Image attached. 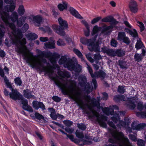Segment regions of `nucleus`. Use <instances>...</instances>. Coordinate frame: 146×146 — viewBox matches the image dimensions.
<instances>
[{
  "mask_svg": "<svg viewBox=\"0 0 146 146\" xmlns=\"http://www.w3.org/2000/svg\"><path fill=\"white\" fill-rule=\"evenodd\" d=\"M79 84L82 87L84 86L85 91L87 94H89L92 91L93 89L92 85L90 86L89 83H87V78L84 75H80L78 78Z\"/></svg>",
  "mask_w": 146,
  "mask_h": 146,
  "instance_id": "nucleus-11",
  "label": "nucleus"
},
{
  "mask_svg": "<svg viewBox=\"0 0 146 146\" xmlns=\"http://www.w3.org/2000/svg\"><path fill=\"white\" fill-rule=\"evenodd\" d=\"M117 42L116 40L114 39H112L111 40V46L115 47H116L117 46Z\"/></svg>",
  "mask_w": 146,
  "mask_h": 146,
  "instance_id": "nucleus-59",
  "label": "nucleus"
},
{
  "mask_svg": "<svg viewBox=\"0 0 146 146\" xmlns=\"http://www.w3.org/2000/svg\"><path fill=\"white\" fill-rule=\"evenodd\" d=\"M99 33H100V35L103 33V31L102 30V28L99 27L97 25H95L91 33L92 35L94 36V38H93L94 41H95Z\"/></svg>",
  "mask_w": 146,
  "mask_h": 146,
  "instance_id": "nucleus-18",
  "label": "nucleus"
},
{
  "mask_svg": "<svg viewBox=\"0 0 146 146\" xmlns=\"http://www.w3.org/2000/svg\"><path fill=\"white\" fill-rule=\"evenodd\" d=\"M134 59L135 61L139 62L141 61L142 57L141 55L136 53L134 55Z\"/></svg>",
  "mask_w": 146,
  "mask_h": 146,
  "instance_id": "nucleus-45",
  "label": "nucleus"
},
{
  "mask_svg": "<svg viewBox=\"0 0 146 146\" xmlns=\"http://www.w3.org/2000/svg\"><path fill=\"white\" fill-rule=\"evenodd\" d=\"M77 127L79 129L82 130H85L86 128V127L85 125L82 123L78 124H77Z\"/></svg>",
  "mask_w": 146,
  "mask_h": 146,
  "instance_id": "nucleus-51",
  "label": "nucleus"
},
{
  "mask_svg": "<svg viewBox=\"0 0 146 146\" xmlns=\"http://www.w3.org/2000/svg\"><path fill=\"white\" fill-rule=\"evenodd\" d=\"M86 62L87 66V68L88 70V72H89L92 77V78H94V73H93V71L92 68L88 65V63L86 61H84Z\"/></svg>",
  "mask_w": 146,
  "mask_h": 146,
  "instance_id": "nucleus-38",
  "label": "nucleus"
},
{
  "mask_svg": "<svg viewBox=\"0 0 146 146\" xmlns=\"http://www.w3.org/2000/svg\"><path fill=\"white\" fill-rule=\"evenodd\" d=\"M68 6L67 3L65 1H64L62 2V4H59L58 5V7L60 11H62L64 9H66Z\"/></svg>",
  "mask_w": 146,
  "mask_h": 146,
  "instance_id": "nucleus-31",
  "label": "nucleus"
},
{
  "mask_svg": "<svg viewBox=\"0 0 146 146\" xmlns=\"http://www.w3.org/2000/svg\"><path fill=\"white\" fill-rule=\"evenodd\" d=\"M76 136L79 139H82L84 137V135L83 132H80L78 130L76 131Z\"/></svg>",
  "mask_w": 146,
  "mask_h": 146,
  "instance_id": "nucleus-41",
  "label": "nucleus"
},
{
  "mask_svg": "<svg viewBox=\"0 0 146 146\" xmlns=\"http://www.w3.org/2000/svg\"><path fill=\"white\" fill-rule=\"evenodd\" d=\"M109 48H108L104 46L102 48L101 51L103 52L106 53L107 54L108 52V50H109Z\"/></svg>",
  "mask_w": 146,
  "mask_h": 146,
  "instance_id": "nucleus-63",
  "label": "nucleus"
},
{
  "mask_svg": "<svg viewBox=\"0 0 146 146\" xmlns=\"http://www.w3.org/2000/svg\"><path fill=\"white\" fill-rule=\"evenodd\" d=\"M63 123L68 127H70L72 124V121L69 120H64L63 121Z\"/></svg>",
  "mask_w": 146,
  "mask_h": 146,
  "instance_id": "nucleus-49",
  "label": "nucleus"
},
{
  "mask_svg": "<svg viewBox=\"0 0 146 146\" xmlns=\"http://www.w3.org/2000/svg\"><path fill=\"white\" fill-rule=\"evenodd\" d=\"M106 74L103 71L100 70L99 71L94 72V78H100L102 80L103 79L106 77Z\"/></svg>",
  "mask_w": 146,
  "mask_h": 146,
  "instance_id": "nucleus-27",
  "label": "nucleus"
},
{
  "mask_svg": "<svg viewBox=\"0 0 146 146\" xmlns=\"http://www.w3.org/2000/svg\"><path fill=\"white\" fill-rule=\"evenodd\" d=\"M4 34V31L0 28V45L2 44V40Z\"/></svg>",
  "mask_w": 146,
  "mask_h": 146,
  "instance_id": "nucleus-48",
  "label": "nucleus"
},
{
  "mask_svg": "<svg viewBox=\"0 0 146 146\" xmlns=\"http://www.w3.org/2000/svg\"><path fill=\"white\" fill-rule=\"evenodd\" d=\"M108 125L113 129L107 128V135L109 138V144L105 146H130L131 145L127 138L125 136L123 133L116 129V127L113 122L110 121H108Z\"/></svg>",
  "mask_w": 146,
  "mask_h": 146,
  "instance_id": "nucleus-4",
  "label": "nucleus"
},
{
  "mask_svg": "<svg viewBox=\"0 0 146 146\" xmlns=\"http://www.w3.org/2000/svg\"><path fill=\"white\" fill-rule=\"evenodd\" d=\"M125 114L124 111H115L114 116L111 117V119L115 123H117L119 121V123L117 124L118 127L121 128V127H125L128 126L130 122V119L127 118H125L124 121L120 120V116H123Z\"/></svg>",
  "mask_w": 146,
  "mask_h": 146,
  "instance_id": "nucleus-6",
  "label": "nucleus"
},
{
  "mask_svg": "<svg viewBox=\"0 0 146 146\" xmlns=\"http://www.w3.org/2000/svg\"><path fill=\"white\" fill-rule=\"evenodd\" d=\"M137 145L138 146H145V142L142 139H138L137 140Z\"/></svg>",
  "mask_w": 146,
  "mask_h": 146,
  "instance_id": "nucleus-46",
  "label": "nucleus"
},
{
  "mask_svg": "<svg viewBox=\"0 0 146 146\" xmlns=\"http://www.w3.org/2000/svg\"><path fill=\"white\" fill-rule=\"evenodd\" d=\"M119 64L120 67L122 68H127L126 63L122 60H119Z\"/></svg>",
  "mask_w": 146,
  "mask_h": 146,
  "instance_id": "nucleus-44",
  "label": "nucleus"
},
{
  "mask_svg": "<svg viewBox=\"0 0 146 146\" xmlns=\"http://www.w3.org/2000/svg\"><path fill=\"white\" fill-rule=\"evenodd\" d=\"M40 29L41 30L47 32L49 34H50L52 33V30L48 26H44L43 27L40 28Z\"/></svg>",
  "mask_w": 146,
  "mask_h": 146,
  "instance_id": "nucleus-36",
  "label": "nucleus"
},
{
  "mask_svg": "<svg viewBox=\"0 0 146 146\" xmlns=\"http://www.w3.org/2000/svg\"><path fill=\"white\" fill-rule=\"evenodd\" d=\"M116 50L109 49L107 54L110 56L114 57L116 56Z\"/></svg>",
  "mask_w": 146,
  "mask_h": 146,
  "instance_id": "nucleus-42",
  "label": "nucleus"
},
{
  "mask_svg": "<svg viewBox=\"0 0 146 146\" xmlns=\"http://www.w3.org/2000/svg\"><path fill=\"white\" fill-rule=\"evenodd\" d=\"M102 109L103 112L108 115H113L114 113V110H118L119 108L116 105L110 106L109 107H106L104 108H102Z\"/></svg>",
  "mask_w": 146,
  "mask_h": 146,
  "instance_id": "nucleus-13",
  "label": "nucleus"
},
{
  "mask_svg": "<svg viewBox=\"0 0 146 146\" xmlns=\"http://www.w3.org/2000/svg\"><path fill=\"white\" fill-rule=\"evenodd\" d=\"M55 41L52 37L50 38V41L44 44V48L45 49H53L55 48Z\"/></svg>",
  "mask_w": 146,
  "mask_h": 146,
  "instance_id": "nucleus-21",
  "label": "nucleus"
},
{
  "mask_svg": "<svg viewBox=\"0 0 146 146\" xmlns=\"http://www.w3.org/2000/svg\"><path fill=\"white\" fill-rule=\"evenodd\" d=\"M11 92L9 93L10 98L14 100H20L23 98V96L16 89L11 90Z\"/></svg>",
  "mask_w": 146,
  "mask_h": 146,
  "instance_id": "nucleus-17",
  "label": "nucleus"
},
{
  "mask_svg": "<svg viewBox=\"0 0 146 146\" xmlns=\"http://www.w3.org/2000/svg\"><path fill=\"white\" fill-rule=\"evenodd\" d=\"M9 27L12 30L13 36H9L12 43L15 45V51L19 54H22L24 59L26 60L27 63L30 64V66L33 68L38 69L44 73V75H47L51 79L53 80L52 76L54 70L55 69L53 66L50 65L48 63H46L47 66H44L40 61H32L31 56L33 55V53L28 51L25 44L27 42L25 38H23V33L25 32L29 28L28 24L25 23L22 27V29H17L14 24H9Z\"/></svg>",
  "mask_w": 146,
  "mask_h": 146,
  "instance_id": "nucleus-1",
  "label": "nucleus"
},
{
  "mask_svg": "<svg viewBox=\"0 0 146 146\" xmlns=\"http://www.w3.org/2000/svg\"><path fill=\"white\" fill-rule=\"evenodd\" d=\"M57 44L58 46H63L65 45V43L63 40L60 39L57 41Z\"/></svg>",
  "mask_w": 146,
  "mask_h": 146,
  "instance_id": "nucleus-55",
  "label": "nucleus"
},
{
  "mask_svg": "<svg viewBox=\"0 0 146 146\" xmlns=\"http://www.w3.org/2000/svg\"><path fill=\"white\" fill-rule=\"evenodd\" d=\"M36 51L38 55L35 56V57H38L39 56H40L42 57L49 58V60L52 64H53L56 63L55 60L53 58V56H55L56 54V53H52L48 50L42 51L38 49L36 50Z\"/></svg>",
  "mask_w": 146,
  "mask_h": 146,
  "instance_id": "nucleus-10",
  "label": "nucleus"
},
{
  "mask_svg": "<svg viewBox=\"0 0 146 146\" xmlns=\"http://www.w3.org/2000/svg\"><path fill=\"white\" fill-rule=\"evenodd\" d=\"M137 134H135V135H133L132 134H130L129 135V139L133 141H137Z\"/></svg>",
  "mask_w": 146,
  "mask_h": 146,
  "instance_id": "nucleus-57",
  "label": "nucleus"
},
{
  "mask_svg": "<svg viewBox=\"0 0 146 146\" xmlns=\"http://www.w3.org/2000/svg\"><path fill=\"white\" fill-rule=\"evenodd\" d=\"M69 11L70 13L76 18L80 19H83L82 17L79 13L78 12L73 8L70 7L69 8Z\"/></svg>",
  "mask_w": 146,
  "mask_h": 146,
  "instance_id": "nucleus-26",
  "label": "nucleus"
},
{
  "mask_svg": "<svg viewBox=\"0 0 146 146\" xmlns=\"http://www.w3.org/2000/svg\"><path fill=\"white\" fill-rule=\"evenodd\" d=\"M32 104L33 108L36 110H38L39 108H41L42 110H45V105L42 102L34 101Z\"/></svg>",
  "mask_w": 146,
  "mask_h": 146,
  "instance_id": "nucleus-23",
  "label": "nucleus"
},
{
  "mask_svg": "<svg viewBox=\"0 0 146 146\" xmlns=\"http://www.w3.org/2000/svg\"><path fill=\"white\" fill-rule=\"evenodd\" d=\"M100 98V97H97L96 100L94 98H91L90 96H86L84 98L87 102L85 105L90 111L87 113L89 119L95 120L98 122L100 126L104 128H107V125L106 122L107 120V117L104 115H99V113L94 110L95 107L98 109L101 108L99 102Z\"/></svg>",
  "mask_w": 146,
  "mask_h": 146,
  "instance_id": "nucleus-3",
  "label": "nucleus"
},
{
  "mask_svg": "<svg viewBox=\"0 0 146 146\" xmlns=\"http://www.w3.org/2000/svg\"><path fill=\"white\" fill-rule=\"evenodd\" d=\"M102 21L104 22L110 23L112 24L115 25L117 24L118 22L113 17L111 16L106 17L102 19Z\"/></svg>",
  "mask_w": 146,
  "mask_h": 146,
  "instance_id": "nucleus-24",
  "label": "nucleus"
},
{
  "mask_svg": "<svg viewBox=\"0 0 146 146\" xmlns=\"http://www.w3.org/2000/svg\"><path fill=\"white\" fill-rule=\"evenodd\" d=\"M60 27L58 25L54 24L52 25V28L54 31L61 36H64L65 33L63 30L67 29L68 28V24L65 20H63L61 17L58 19Z\"/></svg>",
  "mask_w": 146,
  "mask_h": 146,
  "instance_id": "nucleus-7",
  "label": "nucleus"
},
{
  "mask_svg": "<svg viewBox=\"0 0 146 146\" xmlns=\"http://www.w3.org/2000/svg\"><path fill=\"white\" fill-rule=\"evenodd\" d=\"M26 36L28 40H35L38 37V36L36 34L32 33L26 35Z\"/></svg>",
  "mask_w": 146,
  "mask_h": 146,
  "instance_id": "nucleus-30",
  "label": "nucleus"
},
{
  "mask_svg": "<svg viewBox=\"0 0 146 146\" xmlns=\"http://www.w3.org/2000/svg\"><path fill=\"white\" fill-rule=\"evenodd\" d=\"M117 39L120 41H122L127 45L131 42L130 39L126 36L125 33L124 32H119L118 33Z\"/></svg>",
  "mask_w": 146,
  "mask_h": 146,
  "instance_id": "nucleus-14",
  "label": "nucleus"
},
{
  "mask_svg": "<svg viewBox=\"0 0 146 146\" xmlns=\"http://www.w3.org/2000/svg\"><path fill=\"white\" fill-rule=\"evenodd\" d=\"M15 84L18 86H20L21 85L22 82L21 78L19 77L15 78L14 79Z\"/></svg>",
  "mask_w": 146,
  "mask_h": 146,
  "instance_id": "nucleus-40",
  "label": "nucleus"
},
{
  "mask_svg": "<svg viewBox=\"0 0 146 146\" xmlns=\"http://www.w3.org/2000/svg\"><path fill=\"white\" fill-rule=\"evenodd\" d=\"M23 93L25 97L28 99L32 98L35 99L36 98L34 96L32 95V92L28 89L24 90Z\"/></svg>",
  "mask_w": 146,
  "mask_h": 146,
  "instance_id": "nucleus-28",
  "label": "nucleus"
},
{
  "mask_svg": "<svg viewBox=\"0 0 146 146\" xmlns=\"http://www.w3.org/2000/svg\"><path fill=\"white\" fill-rule=\"evenodd\" d=\"M137 24L140 28V31L142 32L145 29V26L143 23L140 21H137Z\"/></svg>",
  "mask_w": 146,
  "mask_h": 146,
  "instance_id": "nucleus-47",
  "label": "nucleus"
},
{
  "mask_svg": "<svg viewBox=\"0 0 146 146\" xmlns=\"http://www.w3.org/2000/svg\"><path fill=\"white\" fill-rule=\"evenodd\" d=\"M3 11L8 14L9 15V14L7 13L5 11H4L3 9H2ZM18 15L17 14V13L15 11L13 12L11 15V16L10 17L9 15V19L8 20V23H5L3 21V22L7 25H9V24L11 23H9V19H11L12 21L13 22H15L18 19ZM13 24V23H12Z\"/></svg>",
  "mask_w": 146,
  "mask_h": 146,
  "instance_id": "nucleus-22",
  "label": "nucleus"
},
{
  "mask_svg": "<svg viewBox=\"0 0 146 146\" xmlns=\"http://www.w3.org/2000/svg\"><path fill=\"white\" fill-rule=\"evenodd\" d=\"M101 17H98L93 19L91 21L92 24H94L100 20L101 19Z\"/></svg>",
  "mask_w": 146,
  "mask_h": 146,
  "instance_id": "nucleus-61",
  "label": "nucleus"
},
{
  "mask_svg": "<svg viewBox=\"0 0 146 146\" xmlns=\"http://www.w3.org/2000/svg\"><path fill=\"white\" fill-rule=\"evenodd\" d=\"M134 97L127 98L123 95H117L114 96L113 100L116 102H118L120 101H126L129 103L128 105L129 108L131 109H134L135 107V104L136 101L134 99Z\"/></svg>",
  "mask_w": 146,
  "mask_h": 146,
  "instance_id": "nucleus-9",
  "label": "nucleus"
},
{
  "mask_svg": "<svg viewBox=\"0 0 146 146\" xmlns=\"http://www.w3.org/2000/svg\"><path fill=\"white\" fill-rule=\"evenodd\" d=\"M86 56L87 59L90 62L92 63L94 62V59L91 57L90 53H88L86 54Z\"/></svg>",
  "mask_w": 146,
  "mask_h": 146,
  "instance_id": "nucleus-54",
  "label": "nucleus"
},
{
  "mask_svg": "<svg viewBox=\"0 0 146 146\" xmlns=\"http://www.w3.org/2000/svg\"><path fill=\"white\" fill-rule=\"evenodd\" d=\"M4 80L7 88H9L11 90L13 89V87L14 86L13 84L9 81L6 76L4 77Z\"/></svg>",
  "mask_w": 146,
  "mask_h": 146,
  "instance_id": "nucleus-29",
  "label": "nucleus"
},
{
  "mask_svg": "<svg viewBox=\"0 0 146 146\" xmlns=\"http://www.w3.org/2000/svg\"><path fill=\"white\" fill-rule=\"evenodd\" d=\"M76 59L74 57L71 59L66 56H62L58 63L59 64H64V66L70 71H74L76 76L78 75V73L82 70V67L77 63Z\"/></svg>",
  "mask_w": 146,
  "mask_h": 146,
  "instance_id": "nucleus-5",
  "label": "nucleus"
},
{
  "mask_svg": "<svg viewBox=\"0 0 146 146\" xmlns=\"http://www.w3.org/2000/svg\"><path fill=\"white\" fill-rule=\"evenodd\" d=\"M3 5V0H0V18H1L5 23H8L9 15L3 11L2 8Z\"/></svg>",
  "mask_w": 146,
  "mask_h": 146,
  "instance_id": "nucleus-16",
  "label": "nucleus"
},
{
  "mask_svg": "<svg viewBox=\"0 0 146 146\" xmlns=\"http://www.w3.org/2000/svg\"><path fill=\"white\" fill-rule=\"evenodd\" d=\"M143 46V45L141 41V39L140 38H139L136 44L135 48L137 50L141 48Z\"/></svg>",
  "mask_w": 146,
  "mask_h": 146,
  "instance_id": "nucleus-34",
  "label": "nucleus"
},
{
  "mask_svg": "<svg viewBox=\"0 0 146 146\" xmlns=\"http://www.w3.org/2000/svg\"><path fill=\"white\" fill-rule=\"evenodd\" d=\"M35 118L38 120H40L44 119V117L38 113H35Z\"/></svg>",
  "mask_w": 146,
  "mask_h": 146,
  "instance_id": "nucleus-53",
  "label": "nucleus"
},
{
  "mask_svg": "<svg viewBox=\"0 0 146 146\" xmlns=\"http://www.w3.org/2000/svg\"><path fill=\"white\" fill-rule=\"evenodd\" d=\"M103 95L102 98L103 100H106L108 99V94L106 92H104L102 93Z\"/></svg>",
  "mask_w": 146,
  "mask_h": 146,
  "instance_id": "nucleus-62",
  "label": "nucleus"
},
{
  "mask_svg": "<svg viewBox=\"0 0 146 146\" xmlns=\"http://www.w3.org/2000/svg\"><path fill=\"white\" fill-rule=\"evenodd\" d=\"M57 74L61 81H59L57 85L61 90V93L64 95H72L71 98L76 101L81 109H84V105L79 98L81 93L79 90L75 89L76 82L71 79H68L71 77L69 72L67 71L59 70Z\"/></svg>",
  "mask_w": 146,
  "mask_h": 146,
  "instance_id": "nucleus-2",
  "label": "nucleus"
},
{
  "mask_svg": "<svg viewBox=\"0 0 146 146\" xmlns=\"http://www.w3.org/2000/svg\"><path fill=\"white\" fill-rule=\"evenodd\" d=\"M130 11L133 13H135L138 11L137 5L136 1L131 0L129 4Z\"/></svg>",
  "mask_w": 146,
  "mask_h": 146,
  "instance_id": "nucleus-25",
  "label": "nucleus"
},
{
  "mask_svg": "<svg viewBox=\"0 0 146 146\" xmlns=\"http://www.w3.org/2000/svg\"><path fill=\"white\" fill-rule=\"evenodd\" d=\"M94 61H95L96 63H98L99 61L101 60L102 57L100 54H95L94 55Z\"/></svg>",
  "mask_w": 146,
  "mask_h": 146,
  "instance_id": "nucleus-39",
  "label": "nucleus"
},
{
  "mask_svg": "<svg viewBox=\"0 0 146 146\" xmlns=\"http://www.w3.org/2000/svg\"><path fill=\"white\" fill-rule=\"evenodd\" d=\"M29 19L30 22H33L36 25L38 26L40 25L43 20L42 16L40 15H31L29 17Z\"/></svg>",
  "mask_w": 146,
  "mask_h": 146,
  "instance_id": "nucleus-15",
  "label": "nucleus"
},
{
  "mask_svg": "<svg viewBox=\"0 0 146 146\" xmlns=\"http://www.w3.org/2000/svg\"><path fill=\"white\" fill-rule=\"evenodd\" d=\"M18 12L20 16L23 15L25 12V9L23 6L21 5L19 6Z\"/></svg>",
  "mask_w": 146,
  "mask_h": 146,
  "instance_id": "nucleus-35",
  "label": "nucleus"
},
{
  "mask_svg": "<svg viewBox=\"0 0 146 146\" xmlns=\"http://www.w3.org/2000/svg\"><path fill=\"white\" fill-rule=\"evenodd\" d=\"M113 28V26L111 25L104 28L102 31H103V33L105 31H110V33L112 31V29Z\"/></svg>",
  "mask_w": 146,
  "mask_h": 146,
  "instance_id": "nucleus-50",
  "label": "nucleus"
},
{
  "mask_svg": "<svg viewBox=\"0 0 146 146\" xmlns=\"http://www.w3.org/2000/svg\"><path fill=\"white\" fill-rule=\"evenodd\" d=\"M66 131L69 133H72L74 131V129L72 128H70L69 127H66L65 128Z\"/></svg>",
  "mask_w": 146,
  "mask_h": 146,
  "instance_id": "nucleus-60",
  "label": "nucleus"
},
{
  "mask_svg": "<svg viewBox=\"0 0 146 146\" xmlns=\"http://www.w3.org/2000/svg\"><path fill=\"white\" fill-rule=\"evenodd\" d=\"M52 99L56 102H59L61 100V98L58 96H54L52 97Z\"/></svg>",
  "mask_w": 146,
  "mask_h": 146,
  "instance_id": "nucleus-56",
  "label": "nucleus"
},
{
  "mask_svg": "<svg viewBox=\"0 0 146 146\" xmlns=\"http://www.w3.org/2000/svg\"><path fill=\"white\" fill-rule=\"evenodd\" d=\"M125 86H119L117 89V92L119 93L123 94L125 92Z\"/></svg>",
  "mask_w": 146,
  "mask_h": 146,
  "instance_id": "nucleus-43",
  "label": "nucleus"
},
{
  "mask_svg": "<svg viewBox=\"0 0 146 146\" xmlns=\"http://www.w3.org/2000/svg\"><path fill=\"white\" fill-rule=\"evenodd\" d=\"M137 109L140 111H141L144 108V106L142 102H139L137 104Z\"/></svg>",
  "mask_w": 146,
  "mask_h": 146,
  "instance_id": "nucleus-52",
  "label": "nucleus"
},
{
  "mask_svg": "<svg viewBox=\"0 0 146 146\" xmlns=\"http://www.w3.org/2000/svg\"><path fill=\"white\" fill-rule=\"evenodd\" d=\"M20 100H21V104L23 105L22 108L23 109L31 112L33 111L32 108L31 106L28 105V101L27 99H24L23 96V98Z\"/></svg>",
  "mask_w": 146,
  "mask_h": 146,
  "instance_id": "nucleus-20",
  "label": "nucleus"
},
{
  "mask_svg": "<svg viewBox=\"0 0 146 146\" xmlns=\"http://www.w3.org/2000/svg\"><path fill=\"white\" fill-rule=\"evenodd\" d=\"M50 116L53 120H55L58 117L57 113L56 114V112L50 114Z\"/></svg>",
  "mask_w": 146,
  "mask_h": 146,
  "instance_id": "nucleus-58",
  "label": "nucleus"
},
{
  "mask_svg": "<svg viewBox=\"0 0 146 146\" xmlns=\"http://www.w3.org/2000/svg\"><path fill=\"white\" fill-rule=\"evenodd\" d=\"M80 41L82 44L87 45L89 50L90 51H94L95 52H100V48L98 43L95 42L93 39H88L85 38H81Z\"/></svg>",
  "mask_w": 146,
  "mask_h": 146,
  "instance_id": "nucleus-8",
  "label": "nucleus"
},
{
  "mask_svg": "<svg viewBox=\"0 0 146 146\" xmlns=\"http://www.w3.org/2000/svg\"><path fill=\"white\" fill-rule=\"evenodd\" d=\"M125 50L121 49H117L116 50V56L118 57H121L125 54Z\"/></svg>",
  "mask_w": 146,
  "mask_h": 146,
  "instance_id": "nucleus-32",
  "label": "nucleus"
},
{
  "mask_svg": "<svg viewBox=\"0 0 146 146\" xmlns=\"http://www.w3.org/2000/svg\"><path fill=\"white\" fill-rule=\"evenodd\" d=\"M137 116L141 118H146V111L145 112H137L136 113Z\"/></svg>",
  "mask_w": 146,
  "mask_h": 146,
  "instance_id": "nucleus-37",
  "label": "nucleus"
},
{
  "mask_svg": "<svg viewBox=\"0 0 146 146\" xmlns=\"http://www.w3.org/2000/svg\"><path fill=\"white\" fill-rule=\"evenodd\" d=\"M146 126V124L145 123L138 124L137 122L135 121L133 122L131 125L132 129L137 131L143 129Z\"/></svg>",
  "mask_w": 146,
  "mask_h": 146,
  "instance_id": "nucleus-19",
  "label": "nucleus"
},
{
  "mask_svg": "<svg viewBox=\"0 0 146 146\" xmlns=\"http://www.w3.org/2000/svg\"><path fill=\"white\" fill-rule=\"evenodd\" d=\"M73 51L79 58L81 59L82 61H84V58L83 57V56L82 53L80 50L74 48L73 49Z\"/></svg>",
  "mask_w": 146,
  "mask_h": 146,
  "instance_id": "nucleus-33",
  "label": "nucleus"
},
{
  "mask_svg": "<svg viewBox=\"0 0 146 146\" xmlns=\"http://www.w3.org/2000/svg\"><path fill=\"white\" fill-rule=\"evenodd\" d=\"M48 38L47 37H41L40 38V40L42 42H46L48 41Z\"/></svg>",
  "mask_w": 146,
  "mask_h": 146,
  "instance_id": "nucleus-64",
  "label": "nucleus"
},
{
  "mask_svg": "<svg viewBox=\"0 0 146 146\" xmlns=\"http://www.w3.org/2000/svg\"><path fill=\"white\" fill-rule=\"evenodd\" d=\"M4 2L5 3L10 4L11 5H7L5 6L3 10L7 12H12L13 11L15 8V1L13 0H4Z\"/></svg>",
  "mask_w": 146,
  "mask_h": 146,
  "instance_id": "nucleus-12",
  "label": "nucleus"
}]
</instances>
